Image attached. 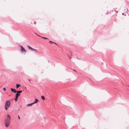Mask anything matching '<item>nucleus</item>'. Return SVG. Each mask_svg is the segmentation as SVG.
Listing matches in <instances>:
<instances>
[{"label":"nucleus","mask_w":129,"mask_h":129,"mask_svg":"<svg viewBox=\"0 0 129 129\" xmlns=\"http://www.w3.org/2000/svg\"><path fill=\"white\" fill-rule=\"evenodd\" d=\"M10 117L9 115H7V118L6 119L5 122V124L6 127H8L9 125L10 121Z\"/></svg>","instance_id":"nucleus-1"},{"label":"nucleus","mask_w":129,"mask_h":129,"mask_svg":"<svg viewBox=\"0 0 129 129\" xmlns=\"http://www.w3.org/2000/svg\"><path fill=\"white\" fill-rule=\"evenodd\" d=\"M10 102L9 101H6L5 107L6 110H7L8 108L10 107Z\"/></svg>","instance_id":"nucleus-2"},{"label":"nucleus","mask_w":129,"mask_h":129,"mask_svg":"<svg viewBox=\"0 0 129 129\" xmlns=\"http://www.w3.org/2000/svg\"><path fill=\"white\" fill-rule=\"evenodd\" d=\"M22 92L21 90L17 91V93L15 95V102L17 101L18 98L20 95V93Z\"/></svg>","instance_id":"nucleus-3"},{"label":"nucleus","mask_w":129,"mask_h":129,"mask_svg":"<svg viewBox=\"0 0 129 129\" xmlns=\"http://www.w3.org/2000/svg\"><path fill=\"white\" fill-rule=\"evenodd\" d=\"M28 47L29 49L30 50L33 51H34L36 53L37 52V50L32 48L31 47H30V46H29L28 45Z\"/></svg>","instance_id":"nucleus-4"},{"label":"nucleus","mask_w":129,"mask_h":129,"mask_svg":"<svg viewBox=\"0 0 129 129\" xmlns=\"http://www.w3.org/2000/svg\"><path fill=\"white\" fill-rule=\"evenodd\" d=\"M20 47L21 48L20 51L21 52H26V50L24 48L22 47V46H20Z\"/></svg>","instance_id":"nucleus-5"},{"label":"nucleus","mask_w":129,"mask_h":129,"mask_svg":"<svg viewBox=\"0 0 129 129\" xmlns=\"http://www.w3.org/2000/svg\"><path fill=\"white\" fill-rule=\"evenodd\" d=\"M10 89L12 92H13L14 93H16L17 91L15 89L13 88H11Z\"/></svg>","instance_id":"nucleus-6"},{"label":"nucleus","mask_w":129,"mask_h":129,"mask_svg":"<svg viewBox=\"0 0 129 129\" xmlns=\"http://www.w3.org/2000/svg\"><path fill=\"white\" fill-rule=\"evenodd\" d=\"M38 101V100L37 99H35V101L34 102H33V104H34L35 103H37Z\"/></svg>","instance_id":"nucleus-7"},{"label":"nucleus","mask_w":129,"mask_h":129,"mask_svg":"<svg viewBox=\"0 0 129 129\" xmlns=\"http://www.w3.org/2000/svg\"><path fill=\"white\" fill-rule=\"evenodd\" d=\"M33 104V103H31L30 104H28L27 105V107L30 106H32Z\"/></svg>","instance_id":"nucleus-8"},{"label":"nucleus","mask_w":129,"mask_h":129,"mask_svg":"<svg viewBox=\"0 0 129 129\" xmlns=\"http://www.w3.org/2000/svg\"><path fill=\"white\" fill-rule=\"evenodd\" d=\"M20 86V84H16V87L17 88H18Z\"/></svg>","instance_id":"nucleus-9"},{"label":"nucleus","mask_w":129,"mask_h":129,"mask_svg":"<svg viewBox=\"0 0 129 129\" xmlns=\"http://www.w3.org/2000/svg\"><path fill=\"white\" fill-rule=\"evenodd\" d=\"M41 99L43 100H45V98L43 96H41Z\"/></svg>","instance_id":"nucleus-10"},{"label":"nucleus","mask_w":129,"mask_h":129,"mask_svg":"<svg viewBox=\"0 0 129 129\" xmlns=\"http://www.w3.org/2000/svg\"><path fill=\"white\" fill-rule=\"evenodd\" d=\"M41 38L43 39H48V38H46V37H41Z\"/></svg>","instance_id":"nucleus-11"},{"label":"nucleus","mask_w":129,"mask_h":129,"mask_svg":"<svg viewBox=\"0 0 129 129\" xmlns=\"http://www.w3.org/2000/svg\"><path fill=\"white\" fill-rule=\"evenodd\" d=\"M49 42H50H50H52V43H55V44H56V43H54L53 42H52V41H49Z\"/></svg>","instance_id":"nucleus-12"},{"label":"nucleus","mask_w":129,"mask_h":129,"mask_svg":"<svg viewBox=\"0 0 129 129\" xmlns=\"http://www.w3.org/2000/svg\"><path fill=\"white\" fill-rule=\"evenodd\" d=\"M37 36L39 37H40L41 38V37H41L39 35H37Z\"/></svg>","instance_id":"nucleus-13"},{"label":"nucleus","mask_w":129,"mask_h":129,"mask_svg":"<svg viewBox=\"0 0 129 129\" xmlns=\"http://www.w3.org/2000/svg\"><path fill=\"white\" fill-rule=\"evenodd\" d=\"M3 89L4 91H5L6 90V88H3Z\"/></svg>","instance_id":"nucleus-14"},{"label":"nucleus","mask_w":129,"mask_h":129,"mask_svg":"<svg viewBox=\"0 0 129 129\" xmlns=\"http://www.w3.org/2000/svg\"><path fill=\"white\" fill-rule=\"evenodd\" d=\"M18 118L19 119H20V117L19 116H18Z\"/></svg>","instance_id":"nucleus-15"},{"label":"nucleus","mask_w":129,"mask_h":129,"mask_svg":"<svg viewBox=\"0 0 129 129\" xmlns=\"http://www.w3.org/2000/svg\"><path fill=\"white\" fill-rule=\"evenodd\" d=\"M35 34L36 35H37V34L36 33H35Z\"/></svg>","instance_id":"nucleus-16"},{"label":"nucleus","mask_w":129,"mask_h":129,"mask_svg":"<svg viewBox=\"0 0 129 129\" xmlns=\"http://www.w3.org/2000/svg\"><path fill=\"white\" fill-rule=\"evenodd\" d=\"M73 70L74 71H76L75 70Z\"/></svg>","instance_id":"nucleus-17"},{"label":"nucleus","mask_w":129,"mask_h":129,"mask_svg":"<svg viewBox=\"0 0 129 129\" xmlns=\"http://www.w3.org/2000/svg\"><path fill=\"white\" fill-rule=\"evenodd\" d=\"M122 14L123 15H124V13H122Z\"/></svg>","instance_id":"nucleus-18"},{"label":"nucleus","mask_w":129,"mask_h":129,"mask_svg":"<svg viewBox=\"0 0 129 129\" xmlns=\"http://www.w3.org/2000/svg\"><path fill=\"white\" fill-rule=\"evenodd\" d=\"M29 80V81H30V79H29V80Z\"/></svg>","instance_id":"nucleus-19"},{"label":"nucleus","mask_w":129,"mask_h":129,"mask_svg":"<svg viewBox=\"0 0 129 129\" xmlns=\"http://www.w3.org/2000/svg\"><path fill=\"white\" fill-rule=\"evenodd\" d=\"M18 110L19 111V109H18Z\"/></svg>","instance_id":"nucleus-20"}]
</instances>
